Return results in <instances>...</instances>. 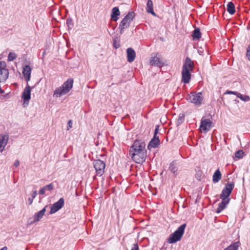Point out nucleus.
Here are the masks:
<instances>
[{"instance_id": "nucleus-1", "label": "nucleus", "mask_w": 250, "mask_h": 250, "mask_svg": "<svg viewBox=\"0 0 250 250\" xmlns=\"http://www.w3.org/2000/svg\"><path fill=\"white\" fill-rule=\"evenodd\" d=\"M129 155L135 163L142 164L146 161V150H138L130 147L129 149Z\"/></svg>"}, {"instance_id": "nucleus-2", "label": "nucleus", "mask_w": 250, "mask_h": 250, "mask_svg": "<svg viewBox=\"0 0 250 250\" xmlns=\"http://www.w3.org/2000/svg\"><path fill=\"white\" fill-rule=\"evenodd\" d=\"M73 84V80L72 79H68L61 86L55 89L54 92L53 97L58 98L67 94L72 88Z\"/></svg>"}, {"instance_id": "nucleus-3", "label": "nucleus", "mask_w": 250, "mask_h": 250, "mask_svg": "<svg viewBox=\"0 0 250 250\" xmlns=\"http://www.w3.org/2000/svg\"><path fill=\"white\" fill-rule=\"evenodd\" d=\"M186 226V224H183L178 227L177 230L169 235L168 242L173 244L180 241L184 234Z\"/></svg>"}, {"instance_id": "nucleus-4", "label": "nucleus", "mask_w": 250, "mask_h": 250, "mask_svg": "<svg viewBox=\"0 0 250 250\" xmlns=\"http://www.w3.org/2000/svg\"><path fill=\"white\" fill-rule=\"evenodd\" d=\"M203 99L202 93L200 92H192L188 95V100L198 106L202 104Z\"/></svg>"}, {"instance_id": "nucleus-5", "label": "nucleus", "mask_w": 250, "mask_h": 250, "mask_svg": "<svg viewBox=\"0 0 250 250\" xmlns=\"http://www.w3.org/2000/svg\"><path fill=\"white\" fill-rule=\"evenodd\" d=\"M93 166L97 176H101L104 174L105 167V164L104 161L100 159L94 160Z\"/></svg>"}, {"instance_id": "nucleus-6", "label": "nucleus", "mask_w": 250, "mask_h": 250, "mask_svg": "<svg viewBox=\"0 0 250 250\" xmlns=\"http://www.w3.org/2000/svg\"><path fill=\"white\" fill-rule=\"evenodd\" d=\"M234 187V182H228L226 184L225 188L223 189L222 192L220 195V198L230 199L229 196L230 195L233 188Z\"/></svg>"}, {"instance_id": "nucleus-7", "label": "nucleus", "mask_w": 250, "mask_h": 250, "mask_svg": "<svg viewBox=\"0 0 250 250\" xmlns=\"http://www.w3.org/2000/svg\"><path fill=\"white\" fill-rule=\"evenodd\" d=\"M150 64L152 66L161 67L164 65V63L160 57L158 53H156L154 56H152L150 61Z\"/></svg>"}, {"instance_id": "nucleus-8", "label": "nucleus", "mask_w": 250, "mask_h": 250, "mask_svg": "<svg viewBox=\"0 0 250 250\" xmlns=\"http://www.w3.org/2000/svg\"><path fill=\"white\" fill-rule=\"evenodd\" d=\"M64 204V199L61 198L57 202L54 203L50 209V214H53L60 210L63 206Z\"/></svg>"}, {"instance_id": "nucleus-9", "label": "nucleus", "mask_w": 250, "mask_h": 250, "mask_svg": "<svg viewBox=\"0 0 250 250\" xmlns=\"http://www.w3.org/2000/svg\"><path fill=\"white\" fill-rule=\"evenodd\" d=\"M194 68L193 62L189 58L187 57L184 62L182 69L192 71Z\"/></svg>"}, {"instance_id": "nucleus-10", "label": "nucleus", "mask_w": 250, "mask_h": 250, "mask_svg": "<svg viewBox=\"0 0 250 250\" xmlns=\"http://www.w3.org/2000/svg\"><path fill=\"white\" fill-rule=\"evenodd\" d=\"M221 199H222V202L219 204L218 207L216 210V212L217 213H220L223 209H224L230 200V199L225 198Z\"/></svg>"}, {"instance_id": "nucleus-11", "label": "nucleus", "mask_w": 250, "mask_h": 250, "mask_svg": "<svg viewBox=\"0 0 250 250\" xmlns=\"http://www.w3.org/2000/svg\"><path fill=\"white\" fill-rule=\"evenodd\" d=\"M22 99L24 102L29 101L31 98V87L27 84L24 88L21 96Z\"/></svg>"}, {"instance_id": "nucleus-12", "label": "nucleus", "mask_w": 250, "mask_h": 250, "mask_svg": "<svg viewBox=\"0 0 250 250\" xmlns=\"http://www.w3.org/2000/svg\"><path fill=\"white\" fill-rule=\"evenodd\" d=\"M131 147L138 150H146L145 143L142 140H135Z\"/></svg>"}, {"instance_id": "nucleus-13", "label": "nucleus", "mask_w": 250, "mask_h": 250, "mask_svg": "<svg viewBox=\"0 0 250 250\" xmlns=\"http://www.w3.org/2000/svg\"><path fill=\"white\" fill-rule=\"evenodd\" d=\"M212 122L209 119L202 120L200 125V128L205 131H208Z\"/></svg>"}, {"instance_id": "nucleus-14", "label": "nucleus", "mask_w": 250, "mask_h": 250, "mask_svg": "<svg viewBox=\"0 0 250 250\" xmlns=\"http://www.w3.org/2000/svg\"><path fill=\"white\" fill-rule=\"evenodd\" d=\"M191 73L188 70L182 69V82L184 83H188L191 79Z\"/></svg>"}, {"instance_id": "nucleus-15", "label": "nucleus", "mask_w": 250, "mask_h": 250, "mask_svg": "<svg viewBox=\"0 0 250 250\" xmlns=\"http://www.w3.org/2000/svg\"><path fill=\"white\" fill-rule=\"evenodd\" d=\"M127 61L129 62H133L135 59L136 53L132 48H128L126 50Z\"/></svg>"}, {"instance_id": "nucleus-16", "label": "nucleus", "mask_w": 250, "mask_h": 250, "mask_svg": "<svg viewBox=\"0 0 250 250\" xmlns=\"http://www.w3.org/2000/svg\"><path fill=\"white\" fill-rule=\"evenodd\" d=\"M120 15V12L118 7H114L112 9L111 13V19L116 21L119 19L118 16Z\"/></svg>"}, {"instance_id": "nucleus-17", "label": "nucleus", "mask_w": 250, "mask_h": 250, "mask_svg": "<svg viewBox=\"0 0 250 250\" xmlns=\"http://www.w3.org/2000/svg\"><path fill=\"white\" fill-rule=\"evenodd\" d=\"M31 69L29 65H26L23 69V75L26 81L28 82L30 79Z\"/></svg>"}, {"instance_id": "nucleus-18", "label": "nucleus", "mask_w": 250, "mask_h": 250, "mask_svg": "<svg viewBox=\"0 0 250 250\" xmlns=\"http://www.w3.org/2000/svg\"><path fill=\"white\" fill-rule=\"evenodd\" d=\"M130 25V23L126 21L124 19L121 21V23L119 24V29L120 30V33L121 34H123L125 30L128 28Z\"/></svg>"}, {"instance_id": "nucleus-19", "label": "nucleus", "mask_w": 250, "mask_h": 250, "mask_svg": "<svg viewBox=\"0 0 250 250\" xmlns=\"http://www.w3.org/2000/svg\"><path fill=\"white\" fill-rule=\"evenodd\" d=\"M46 207L47 206H45L41 210L35 214L34 216V222L39 221L42 218L46 211Z\"/></svg>"}, {"instance_id": "nucleus-20", "label": "nucleus", "mask_w": 250, "mask_h": 250, "mask_svg": "<svg viewBox=\"0 0 250 250\" xmlns=\"http://www.w3.org/2000/svg\"><path fill=\"white\" fill-rule=\"evenodd\" d=\"M8 137L7 135H0V151H2L7 143Z\"/></svg>"}, {"instance_id": "nucleus-21", "label": "nucleus", "mask_w": 250, "mask_h": 250, "mask_svg": "<svg viewBox=\"0 0 250 250\" xmlns=\"http://www.w3.org/2000/svg\"><path fill=\"white\" fill-rule=\"evenodd\" d=\"M169 169L172 173L174 174L175 177H176L177 176V171L178 168L175 161H173L170 163L169 166Z\"/></svg>"}, {"instance_id": "nucleus-22", "label": "nucleus", "mask_w": 250, "mask_h": 250, "mask_svg": "<svg viewBox=\"0 0 250 250\" xmlns=\"http://www.w3.org/2000/svg\"><path fill=\"white\" fill-rule=\"evenodd\" d=\"M146 11L147 13L151 14L153 16H156V14L153 10V4L151 0H148L146 3Z\"/></svg>"}, {"instance_id": "nucleus-23", "label": "nucleus", "mask_w": 250, "mask_h": 250, "mask_svg": "<svg viewBox=\"0 0 250 250\" xmlns=\"http://www.w3.org/2000/svg\"><path fill=\"white\" fill-rule=\"evenodd\" d=\"M160 145V141L159 139H151L149 142L147 148L150 149L151 148H156Z\"/></svg>"}, {"instance_id": "nucleus-24", "label": "nucleus", "mask_w": 250, "mask_h": 250, "mask_svg": "<svg viewBox=\"0 0 250 250\" xmlns=\"http://www.w3.org/2000/svg\"><path fill=\"white\" fill-rule=\"evenodd\" d=\"M9 72L7 69H2L0 70V81H5L8 78Z\"/></svg>"}, {"instance_id": "nucleus-25", "label": "nucleus", "mask_w": 250, "mask_h": 250, "mask_svg": "<svg viewBox=\"0 0 250 250\" xmlns=\"http://www.w3.org/2000/svg\"><path fill=\"white\" fill-rule=\"evenodd\" d=\"M222 174L219 169L216 170L214 173L212 177V181L214 183L218 182L221 179Z\"/></svg>"}, {"instance_id": "nucleus-26", "label": "nucleus", "mask_w": 250, "mask_h": 250, "mask_svg": "<svg viewBox=\"0 0 250 250\" xmlns=\"http://www.w3.org/2000/svg\"><path fill=\"white\" fill-rule=\"evenodd\" d=\"M192 37L193 40H197L201 38V34L199 28H195L192 33Z\"/></svg>"}, {"instance_id": "nucleus-27", "label": "nucleus", "mask_w": 250, "mask_h": 250, "mask_svg": "<svg viewBox=\"0 0 250 250\" xmlns=\"http://www.w3.org/2000/svg\"><path fill=\"white\" fill-rule=\"evenodd\" d=\"M227 11L231 15L234 14L235 12V6L231 1L229 2L227 4Z\"/></svg>"}, {"instance_id": "nucleus-28", "label": "nucleus", "mask_w": 250, "mask_h": 250, "mask_svg": "<svg viewBox=\"0 0 250 250\" xmlns=\"http://www.w3.org/2000/svg\"><path fill=\"white\" fill-rule=\"evenodd\" d=\"M240 246L239 242H234L225 248L224 250H237Z\"/></svg>"}, {"instance_id": "nucleus-29", "label": "nucleus", "mask_w": 250, "mask_h": 250, "mask_svg": "<svg viewBox=\"0 0 250 250\" xmlns=\"http://www.w3.org/2000/svg\"><path fill=\"white\" fill-rule=\"evenodd\" d=\"M135 17V13L133 11L129 12L128 14L124 18L126 21L130 23Z\"/></svg>"}, {"instance_id": "nucleus-30", "label": "nucleus", "mask_w": 250, "mask_h": 250, "mask_svg": "<svg viewBox=\"0 0 250 250\" xmlns=\"http://www.w3.org/2000/svg\"><path fill=\"white\" fill-rule=\"evenodd\" d=\"M238 98L244 102H249L250 100V97L248 95H244L237 92L236 95Z\"/></svg>"}, {"instance_id": "nucleus-31", "label": "nucleus", "mask_w": 250, "mask_h": 250, "mask_svg": "<svg viewBox=\"0 0 250 250\" xmlns=\"http://www.w3.org/2000/svg\"><path fill=\"white\" fill-rule=\"evenodd\" d=\"M185 115L184 114H180L178 119L176 121V125L177 126L181 125L185 121Z\"/></svg>"}, {"instance_id": "nucleus-32", "label": "nucleus", "mask_w": 250, "mask_h": 250, "mask_svg": "<svg viewBox=\"0 0 250 250\" xmlns=\"http://www.w3.org/2000/svg\"><path fill=\"white\" fill-rule=\"evenodd\" d=\"M16 54L14 52H10L8 56V61H12L16 58Z\"/></svg>"}, {"instance_id": "nucleus-33", "label": "nucleus", "mask_w": 250, "mask_h": 250, "mask_svg": "<svg viewBox=\"0 0 250 250\" xmlns=\"http://www.w3.org/2000/svg\"><path fill=\"white\" fill-rule=\"evenodd\" d=\"M244 152L242 150H239L237 151L235 153V156L236 158L241 159L243 157Z\"/></svg>"}, {"instance_id": "nucleus-34", "label": "nucleus", "mask_w": 250, "mask_h": 250, "mask_svg": "<svg viewBox=\"0 0 250 250\" xmlns=\"http://www.w3.org/2000/svg\"><path fill=\"white\" fill-rule=\"evenodd\" d=\"M66 23L69 28H71L73 26L74 23L71 18H68Z\"/></svg>"}, {"instance_id": "nucleus-35", "label": "nucleus", "mask_w": 250, "mask_h": 250, "mask_svg": "<svg viewBox=\"0 0 250 250\" xmlns=\"http://www.w3.org/2000/svg\"><path fill=\"white\" fill-rule=\"evenodd\" d=\"M45 189L48 190H51L54 188V185L52 183H50L45 186H44Z\"/></svg>"}, {"instance_id": "nucleus-36", "label": "nucleus", "mask_w": 250, "mask_h": 250, "mask_svg": "<svg viewBox=\"0 0 250 250\" xmlns=\"http://www.w3.org/2000/svg\"><path fill=\"white\" fill-rule=\"evenodd\" d=\"M246 56L248 59L250 61V44L248 46L247 49Z\"/></svg>"}, {"instance_id": "nucleus-37", "label": "nucleus", "mask_w": 250, "mask_h": 250, "mask_svg": "<svg viewBox=\"0 0 250 250\" xmlns=\"http://www.w3.org/2000/svg\"><path fill=\"white\" fill-rule=\"evenodd\" d=\"M6 66V63L4 62H0V70H1L2 69H6L5 67Z\"/></svg>"}, {"instance_id": "nucleus-38", "label": "nucleus", "mask_w": 250, "mask_h": 250, "mask_svg": "<svg viewBox=\"0 0 250 250\" xmlns=\"http://www.w3.org/2000/svg\"><path fill=\"white\" fill-rule=\"evenodd\" d=\"M131 250H139V246L137 244H134Z\"/></svg>"}, {"instance_id": "nucleus-39", "label": "nucleus", "mask_w": 250, "mask_h": 250, "mask_svg": "<svg viewBox=\"0 0 250 250\" xmlns=\"http://www.w3.org/2000/svg\"><path fill=\"white\" fill-rule=\"evenodd\" d=\"M45 190H46L44 187H42V188H41V189L39 191V194H42V195H43L45 193Z\"/></svg>"}, {"instance_id": "nucleus-40", "label": "nucleus", "mask_w": 250, "mask_h": 250, "mask_svg": "<svg viewBox=\"0 0 250 250\" xmlns=\"http://www.w3.org/2000/svg\"><path fill=\"white\" fill-rule=\"evenodd\" d=\"M159 125H156L155 126V130H154V133L155 134H158V132H159Z\"/></svg>"}, {"instance_id": "nucleus-41", "label": "nucleus", "mask_w": 250, "mask_h": 250, "mask_svg": "<svg viewBox=\"0 0 250 250\" xmlns=\"http://www.w3.org/2000/svg\"><path fill=\"white\" fill-rule=\"evenodd\" d=\"M67 125H68L67 130H69L70 128L72 127V120H69L68 122Z\"/></svg>"}, {"instance_id": "nucleus-42", "label": "nucleus", "mask_w": 250, "mask_h": 250, "mask_svg": "<svg viewBox=\"0 0 250 250\" xmlns=\"http://www.w3.org/2000/svg\"><path fill=\"white\" fill-rule=\"evenodd\" d=\"M237 92L231 91H227L226 92V94H232L236 95Z\"/></svg>"}, {"instance_id": "nucleus-43", "label": "nucleus", "mask_w": 250, "mask_h": 250, "mask_svg": "<svg viewBox=\"0 0 250 250\" xmlns=\"http://www.w3.org/2000/svg\"><path fill=\"white\" fill-rule=\"evenodd\" d=\"M37 195V191L36 190H35L33 192L32 194V197L33 199H34L36 196Z\"/></svg>"}, {"instance_id": "nucleus-44", "label": "nucleus", "mask_w": 250, "mask_h": 250, "mask_svg": "<svg viewBox=\"0 0 250 250\" xmlns=\"http://www.w3.org/2000/svg\"><path fill=\"white\" fill-rule=\"evenodd\" d=\"M14 165V166H15V167H19V165H20V161H19V160H16V161L15 162Z\"/></svg>"}, {"instance_id": "nucleus-45", "label": "nucleus", "mask_w": 250, "mask_h": 250, "mask_svg": "<svg viewBox=\"0 0 250 250\" xmlns=\"http://www.w3.org/2000/svg\"><path fill=\"white\" fill-rule=\"evenodd\" d=\"M114 47H115L116 48H119V47H120V44H119V43H118V44H117V43H116L115 42V40H114Z\"/></svg>"}, {"instance_id": "nucleus-46", "label": "nucleus", "mask_w": 250, "mask_h": 250, "mask_svg": "<svg viewBox=\"0 0 250 250\" xmlns=\"http://www.w3.org/2000/svg\"><path fill=\"white\" fill-rule=\"evenodd\" d=\"M33 198H29L28 199V204L29 205H31L33 203Z\"/></svg>"}, {"instance_id": "nucleus-47", "label": "nucleus", "mask_w": 250, "mask_h": 250, "mask_svg": "<svg viewBox=\"0 0 250 250\" xmlns=\"http://www.w3.org/2000/svg\"><path fill=\"white\" fill-rule=\"evenodd\" d=\"M152 139L156 140V139H159V137L157 136V134L154 133L153 137Z\"/></svg>"}, {"instance_id": "nucleus-48", "label": "nucleus", "mask_w": 250, "mask_h": 250, "mask_svg": "<svg viewBox=\"0 0 250 250\" xmlns=\"http://www.w3.org/2000/svg\"><path fill=\"white\" fill-rule=\"evenodd\" d=\"M0 250H7V248L6 247H4L2 248Z\"/></svg>"}, {"instance_id": "nucleus-49", "label": "nucleus", "mask_w": 250, "mask_h": 250, "mask_svg": "<svg viewBox=\"0 0 250 250\" xmlns=\"http://www.w3.org/2000/svg\"><path fill=\"white\" fill-rule=\"evenodd\" d=\"M95 178H96V176H95L93 177V179H95Z\"/></svg>"}, {"instance_id": "nucleus-50", "label": "nucleus", "mask_w": 250, "mask_h": 250, "mask_svg": "<svg viewBox=\"0 0 250 250\" xmlns=\"http://www.w3.org/2000/svg\"><path fill=\"white\" fill-rule=\"evenodd\" d=\"M1 0H0V1H1Z\"/></svg>"}]
</instances>
